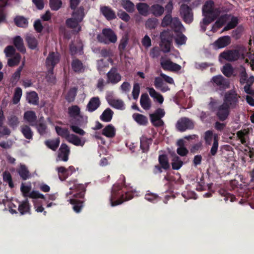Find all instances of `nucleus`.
Instances as JSON below:
<instances>
[{
    "instance_id": "774afa93",
    "label": "nucleus",
    "mask_w": 254,
    "mask_h": 254,
    "mask_svg": "<svg viewBox=\"0 0 254 254\" xmlns=\"http://www.w3.org/2000/svg\"><path fill=\"white\" fill-rule=\"evenodd\" d=\"M176 43L178 45H182L185 44L186 37L182 33H178L175 38Z\"/></svg>"
},
{
    "instance_id": "338daca9",
    "label": "nucleus",
    "mask_w": 254,
    "mask_h": 254,
    "mask_svg": "<svg viewBox=\"0 0 254 254\" xmlns=\"http://www.w3.org/2000/svg\"><path fill=\"white\" fill-rule=\"evenodd\" d=\"M20 60V56L19 54H17L14 55L13 58L8 59V64L10 66L16 65L19 63Z\"/></svg>"
},
{
    "instance_id": "f704fd0d",
    "label": "nucleus",
    "mask_w": 254,
    "mask_h": 254,
    "mask_svg": "<svg viewBox=\"0 0 254 254\" xmlns=\"http://www.w3.org/2000/svg\"><path fill=\"white\" fill-rule=\"evenodd\" d=\"M138 12L143 16H147L150 9L149 5L146 3H139L136 5Z\"/></svg>"
},
{
    "instance_id": "9d476101",
    "label": "nucleus",
    "mask_w": 254,
    "mask_h": 254,
    "mask_svg": "<svg viewBox=\"0 0 254 254\" xmlns=\"http://www.w3.org/2000/svg\"><path fill=\"white\" fill-rule=\"evenodd\" d=\"M194 126L192 121L189 118L184 117L180 119L177 122L176 127L180 131L193 128Z\"/></svg>"
},
{
    "instance_id": "4c0bfd02",
    "label": "nucleus",
    "mask_w": 254,
    "mask_h": 254,
    "mask_svg": "<svg viewBox=\"0 0 254 254\" xmlns=\"http://www.w3.org/2000/svg\"><path fill=\"white\" fill-rule=\"evenodd\" d=\"M172 166L174 170H179L183 166V162L176 154L172 155Z\"/></svg>"
},
{
    "instance_id": "0eeeda50",
    "label": "nucleus",
    "mask_w": 254,
    "mask_h": 254,
    "mask_svg": "<svg viewBox=\"0 0 254 254\" xmlns=\"http://www.w3.org/2000/svg\"><path fill=\"white\" fill-rule=\"evenodd\" d=\"M97 39L100 42L105 44L114 43L117 40V37L111 29H104L102 34L97 36Z\"/></svg>"
},
{
    "instance_id": "423d86ee",
    "label": "nucleus",
    "mask_w": 254,
    "mask_h": 254,
    "mask_svg": "<svg viewBox=\"0 0 254 254\" xmlns=\"http://www.w3.org/2000/svg\"><path fill=\"white\" fill-rule=\"evenodd\" d=\"M245 48H241L239 50H228L221 53L219 56V60L223 59L229 62H234L238 60L240 57L245 59L244 51Z\"/></svg>"
},
{
    "instance_id": "7c9ffc66",
    "label": "nucleus",
    "mask_w": 254,
    "mask_h": 254,
    "mask_svg": "<svg viewBox=\"0 0 254 254\" xmlns=\"http://www.w3.org/2000/svg\"><path fill=\"white\" fill-rule=\"evenodd\" d=\"M101 11L107 19H112L116 17L115 12L109 7H102Z\"/></svg>"
},
{
    "instance_id": "bb28decb",
    "label": "nucleus",
    "mask_w": 254,
    "mask_h": 254,
    "mask_svg": "<svg viewBox=\"0 0 254 254\" xmlns=\"http://www.w3.org/2000/svg\"><path fill=\"white\" fill-rule=\"evenodd\" d=\"M152 139L142 136L140 138V148L145 152L148 150L149 145L152 143Z\"/></svg>"
},
{
    "instance_id": "a211bd4d",
    "label": "nucleus",
    "mask_w": 254,
    "mask_h": 254,
    "mask_svg": "<svg viewBox=\"0 0 254 254\" xmlns=\"http://www.w3.org/2000/svg\"><path fill=\"white\" fill-rule=\"evenodd\" d=\"M107 100L109 104L112 107L120 110L125 109V104L122 100L116 98L108 97Z\"/></svg>"
},
{
    "instance_id": "864d4df0",
    "label": "nucleus",
    "mask_w": 254,
    "mask_h": 254,
    "mask_svg": "<svg viewBox=\"0 0 254 254\" xmlns=\"http://www.w3.org/2000/svg\"><path fill=\"white\" fill-rule=\"evenodd\" d=\"M222 73L227 77H230L233 73V68L229 64H227L222 68Z\"/></svg>"
},
{
    "instance_id": "a19ab883",
    "label": "nucleus",
    "mask_w": 254,
    "mask_h": 254,
    "mask_svg": "<svg viewBox=\"0 0 254 254\" xmlns=\"http://www.w3.org/2000/svg\"><path fill=\"white\" fill-rule=\"evenodd\" d=\"M249 134V130L246 129L238 131L237 132V136L240 140L241 142L245 145L247 143V138Z\"/></svg>"
},
{
    "instance_id": "5701e85b",
    "label": "nucleus",
    "mask_w": 254,
    "mask_h": 254,
    "mask_svg": "<svg viewBox=\"0 0 254 254\" xmlns=\"http://www.w3.org/2000/svg\"><path fill=\"white\" fill-rule=\"evenodd\" d=\"M24 119L31 126H34L35 125L37 117L34 112L28 111L24 113Z\"/></svg>"
},
{
    "instance_id": "4468645a",
    "label": "nucleus",
    "mask_w": 254,
    "mask_h": 254,
    "mask_svg": "<svg viewBox=\"0 0 254 254\" xmlns=\"http://www.w3.org/2000/svg\"><path fill=\"white\" fill-rule=\"evenodd\" d=\"M180 13L185 22L191 23L193 20V14L191 9L186 4H182Z\"/></svg>"
},
{
    "instance_id": "bf43d9fd",
    "label": "nucleus",
    "mask_w": 254,
    "mask_h": 254,
    "mask_svg": "<svg viewBox=\"0 0 254 254\" xmlns=\"http://www.w3.org/2000/svg\"><path fill=\"white\" fill-rule=\"evenodd\" d=\"M61 0H50V6L53 10H58L62 6Z\"/></svg>"
},
{
    "instance_id": "dca6fc26",
    "label": "nucleus",
    "mask_w": 254,
    "mask_h": 254,
    "mask_svg": "<svg viewBox=\"0 0 254 254\" xmlns=\"http://www.w3.org/2000/svg\"><path fill=\"white\" fill-rule=\"evenodd\" d=\"M70 149L68 146L64 143L62 144L59 151L57 161H63L66 162L68 159Z\"/></svg>"
},
{
    "instance_id": "6e6d98bb",
    "label": "nucleus",
    "mask_w": 254,
    "mask_h": 254,
    "mask_svg": "<svg viewBox=\"0 0 254 254\" xmlns=\"http://www.w3.org/2000/svg\"><path fill=\"white\" fill-rule=\"evenodd\" d=\"M57 133L63 137L67 139V136L70 134L68 130L66 128H62L59 127H55Z\"/></svg>"
},
{
    "instance_id": "412c9836",
    "label": "nucleus",
    "mask_w": 254,
    "mask_h": 254,
    "mask_svg": "<svg viewBox=\"0 0 254 254\" xmlns=\"http://www.w3.org/2000/svg\"><path fill=\"white\" fill-rule=\"evenodd\" d=\"M154 85L157 89H159L161 92H165L170 90V88L164 83L162 79L159 77L155 78Z\"/></svg>"
},
{
    "instance_id": "3c124183",
    "label": "nucleus",
    "mask_w": 254,
    "mask_h": 254,
    "mask_svg": "<svg viewBox=\"0 0 254 254\" xmlns=\"http://www.w3.org/2000/svg\"><path fill=\"white\" fill-rule=\"evenodd\" d=\"M217 135L216 134H213V132L211 130H207L204 133V139L206 144L210 145L211 144L212 140L214 141V137Z\"/></svg>"
},
{
    "instance_id": "e433bc0d",
    "label": "nucleus",
    "mask_w": 254,
    "mask_h": 254,
    "mask_svg": "<svg viewBox=\"0 0 254 254\" xmlns=\"http://www.w3.org/2000/svg\"><path fill=\"white\" fill-rule=\"evenodd\" d=\"M113 112L110 109H106L100 116V119L105 122L111 121L112 119Z\"/></svg>"
},
{
    "instance_id": "5fc2aeb1",
    "label": "nucleus",
    "mask_w": 254,
    "mask_h": 254,
    "mask_svg": "<svg viewBox=\"0 0 254 254\" xmlns=\"http://www.w3.org/2000/svg\"><path fill=\"white\" fill-rule=\"evenodd\" d=\"M145 198L148 201L156 202L160 200V198L156 194L150 192H148L145 195Z\"/></svg>"
},
{
    "instance_id": "09e8293b",
    "label": "nucleus",
    "mask_w": 254,
    "mask_h": 254,
    "mask_svg": "<svg viewBox=\"0 0 254 254\" xmlns=\"http://www.w3.org/2000/svg\"><path fill=\"white\" fill-rule=\"evenodd\" d=\"M56 170L58 173L59 178L62 181L65 180L69 176V174H67L66 169L64 167H58L57 168Z\"/></svg>"
},
{
    "instance_id": "79ce46f5",
    "label": "nucleus",
    "mask_w": 254,
    "mask_h": 254,
    "mask_svg": "<svg viewBox=\"0 0 254 254\" xmlns=\"http://www.w3.org/2000/svg\"><path fill=\"white\" fill-rule=\"evenodd\" d=\"M164 35V34L162 35V40H161V46L163 52L168 53L170 51L172 41H167Z\"/></svg>"
},
{
    "instance_id": "39448f33",
    "label": "nucleus",
    "mask_w": 254,
    "mask_h": 254,
    "mask_svg": "<svg viewBox=\"0 0 254 254\" xmlns=\"http://www.w3.org/2000/svg\"><path fill=\"white\" fill-rule=\"evenodd\" d=\"M84 16V9L83 7H79L74 10L70 18L68 19L66 21L67 25L74 29L75 31L79 32L81 30L79 23L81 22Z\"/></svg>"
},
{
    "instance_id": "680f3d73",
    "label": "nucleus",
    "mask_w": 254,
    "mask_h": 254,
    "mask_svg": "<svg viewBox=\"0 0 254 254\" xmlns=\"http://www.w3.org/2000/svg\"><path fill=\"white\" fill-rule=\"evenodd\" d=\"M24 65V63H23L22 65L19 67L16 71L13 74L12 78H11V82L14 83L16 84L18 80H19L20 76V72L22 70V69L23 68V66Z\"/></svg>"
},
{
    "instance_id": "37998d69",
    "label": "nucleus",
    "mask_w": 254,
    "mask_h": 254,
    "mask_svg": "<svg viewBox=\"0 0 254 254\" xmlns=\"http://www.w3.org/2000/svg\"><path fill=\"white\" fill-rule=\"evenodd\" d=\"M133 119L139 125H145L147 123V118L138 113L134 114L133 115Z\"/></svg>"
},
{
    "instance_id": "f3484780",
    "label": "nucleus",
    "mask_w": 254,
    "mask_h": 254,
    "mask_svg": "<svg viewBox=\"0 0 254 254\" xmlns=\"http://www.w3.org/2000/svg\"><path fill=\"white\" fill-rule=\"evenodd\" d=\"M60 56L58 53L52 52L46 59V66L48 68L53 69L55 65L59 62Z\"/></svg>"
},
{
    "instance_id": "0e129e2a",
    "label": "nucleus",
    "mask_w": 254,
    "mask_h": 254,
    "mask_svg": "<svg viewBox=\"0 0 254 254\" xmlns=\"http://www.w3.org/2000/svg\"><path fill=\"white\" fill-rule=\"evenodd\" d=\"M128 38L127 35L122 37L119 45V49L120 51H124L128 43Z\"/></svg>"
},
{
    "instance_id": "aec40b11",
    "label": "nucleus",
    "mask_w": 254,
    "mask_h": 254,
    "mask_svg": "<svg viewBox=\"0 0 254 254\" xmlns=\"http://www.w3.org/2000/svg\"><path fill=\"white\" fill-rule=\"evenodd\" d=\"M231 42V39L229 36H225L219 38L214 43V46L218 48H223L228 45Z\"/></svg>"
},
{
    "instance_id": "4be33fe9",
    "label": "nucleus",
    "mask_w": 254,
    "mask_h": 254,
    "mask_svg": "<svg viewBox=\"0 0 254 254\" xmlns=\"http://www.w3.org/2000/svg\"><path fill=\"white\" fill-rule=\"evenodd\" d=\"M100 101L98 97H93L90 99L87 105V110L90 112L96 110L100 106Z\"/></svg>"
},
{
    "instance_id": "69168bd1",
    "label": "nucleus",
    "mask_w": 254,
    "mask_h": 254,
    "mask_svg": "<svg viewBox=\"0 0 254 254\" xmlns=\"http://www.w3.org/2000/svg\"><path fill=\"white\" fill-rule=\"evenodd\" d=\"M219 193L224 196L225 201H228L230 200V201L233 202L235 200V197L230 193H227L225 190L221 189L219 190Z\"/></svg>"
},
{
    "instance_id": "1a4fd4ad",
    "label": "nucleus",
    "mask_w": 254,
    "mask_h": 254,
    "mask_svg": "<svg viewBox=\"0 0 254 254\" xmlns=\"http://www.w3.org/2000/svg\"><path fill=\"white\" fill-rule=\"evenodd\" d=\"M20 190L25 197L29 196L32 198H40L45 199V196L38 191L33 190L30 192L31 190V185H25L24 184H22Z\"/></svg>"
},
{
    "instance_id": "052dcab7",
    "label": "nucleus",
    "mask_w": 254,
    "mask_h": 254,
    "mask_svg": "<svg viewBox=\"0 0 254 254\" xmlns=\"http://www.w3.org/2000/svg\"><path fill=\"white\" fill-rule=\"evenodd\" d=\"M158 24V20L155 18H149L145 22V27L148 29H154Z\"/></svg>"
},
{
    "instance_id": "cd10ccee",
    "label": "nucleus",
    "mask_w": 254,
    "mask_h": 254,
    "mask_svg": "<svg viewBox=\"0 0 254 254\" xmlns=\"http://www.w3.org/2000/svg\"><path fill=\"white\" fill-rule=\"evenodd\" d=\"M102 134L107 137H113L116 134V129L112 125H108L103 130Z\"/></svg>"
},
{
    "instance_id": "c85d7f7f",
    "label": "nucleus",
    "mask_w": 254,
    "mask_h": 254,
    "mask_svg": "<svg viewBox=\"0 0 254 254\" xmlns=\"http://www.w3.org/2000/svg\"><path fill=\"white\" fill-rule=\"evenodd\" d=\"M150 10L151 13L154 16H160L163 13L164 8L162 6L158 4H155L150 7Z\"/></svg>"
},
{
    "instance_id": "2f4dec72",
    "label": "nucleus",
    "mask_w": 254,
    "mask_h": 254,
    "mask_svg": "<svg viewBox=\"0 0 254 254\" xmlns=\"http://www.w3.org/2000/svg\"><path fill=\"white\" fill-rule=\"evenodd\" d=\"M18 211L21 215L29 213L30 205L27 199H26L19 204Z\"/></svg>"
},
{
    "instance_id": "473e14b6",
    "label": "nucleus",
    "mask_w": 254,
    "mask_h": 254,
    "mask_svg": "<svg viewBox=\"0 0 254 254\" xmlns=\"http://www.w3.org/2000/svg\"><path fill=\"white\" fill-rule=\"evenodd\" d=\"M26 100L29 103L36 105L38 103L39 98L37 94L32 91L27 93Z\"/></svg>"
},
{
    "instance_id": "a18cd8bd",
    "label": "nucleus",
    "mask_w": 254,
    "mask_h": 254,
    "mask_svg": "<svg viewBox=\"0 0 254 254\" xmlns=\"http://www.w3.org/2000/svg\"><path fill=\"white\" fill-rule=\"evenodd\" d=\"M45 144L49 148L55 151L59 145L60 139L56 138L53 140H47L45 141Z\"/></svg>"
},
{
    "instance_id": "72a5a7b5",
    "label": "nucleus",
    "mask_w": 254,
    "mask_h": 254,
    "mask_svg": "<svg viewBox=\"0 0 254 254\" xmlns=\"http://www.w3.org/2000/svg\"><path fill=\"white\" fill-rule=\"evenodd\" d=\"M171 26L174 29L175 32H182L184 31L185 29L179 19L176 17L172 19Z\"/></svg>"
},
{
    "instance_id": "7ed1b4c3",
    "label": "nucleus",
    "mask_w": 254,
    "mask_h": 254,
    "mask_svg": "<svg viewBox=\"0 0 254 254\" xmlns=\"http://www.w3.org/2000/svg\"><path fill=\"white\" fill-rule=\"evenodd\" d=\"M69 185L70 191L67 193V195L71 194L73 192L79 191V193L74 194V198L69 199L70 203L73 205L74 211L76 213H79L83 207L82 202L76 200V198H81L83 196L85 187L82 184L77 183L75 180L69 182Z\"/></svg>"
},
{
    "instance_id": "f03ea898",
    "label": "nucleus",
    "mask_w": 254,
    "mask_h": 254,
    "mask_svg": "<svg viewBox=\"0 0 254 254\" xmlns=\"http://www.w3.org/2000/svg\"><path fill=\"white\" fill-rule=\"evenodd\" d=\"M204 18L200 22V25L202 31L206 30V27L220 15V10L215 7L213 1L206 2L202 8Z\"/></svg>"
},
{
    "instance_id": "20e7f679",
    "label": "nucleus",
    "mask_w": 254,
    "mask_h": 254,
    "mask_svg": "<svg viewBox=\"0 0 254 254\" xmlns=\"http://www.w3.org/2000/svg\"><path fill=\"white\" fill-rule=\"evenodd\" d=\"M226 23H227V24L224 28L223 30H228L235 27L238 23V20L237 17L232 16L231 15H221L212 27L211 31L213 32L217 31L218 29L221 27Z\"/></svg>"
},
{
    "instance_id": "4d7b16f0",
    "label": "nucleus",
    "mask_w": 254,
    "mask_h": 254,
    "mask_svg": "<svg viewBox=\"0 0 254 254\" xmlns=\"http://www.w3.org/2000/svg\"><path fill=\"white\" fill-rule=\"evenodd\" d=\"M14 21L16 25L19 27H24L28 24L27 19L23 16H17L14 19Z\"/></svg>"
},
{
    "instance_id": "c756f323",
    "label": "nucleus",
    "mask_w": 254,
    "mask_h": 254,
    "mask_svg": "<svg viewBox=\"0 0 254 254\" xmlns=\"http://www.w3.org/2000/svg\"><path fill=\"white\" fill-rule=\"evenodd\" d=\"M68 113L69 116L73 119H77L80 117V110L76 105L69 107L68 109Z\"/></svg>"
},
{
    "instance_id": "603ef678",
    "label": "nucleus",
    "mask_w": 254,
    "mask_h": 254,
    "mask_svg": "<svg viewBox=\"0 0 254 254\" xmlns=\"http://www.w3.org/2000/svg\"><path fill=\"white\" fill-rule=\"evenodd\" d=\"M14 44L16 48L20 52H23L25 51L23 40L19 36H17L14 38Z\"/></svg>"
},
{
    "instance_id": "e2e57ef3",
    "label": "nucleus",
    "mask_w": 254,
    "mask_h": 254,
    "mask_svg": "<svg viewBox=\"0 0 254 254\" xmlns=\"http://www.w3.org/2000/svg\"><path fill=\"white\" fill-rule=\"evenodd\" d=\"M22 91L20 88H16L15 90L13 98V102L16 104L19 102L22 96Z\"/></svg>"
},
{
    "instance_id": "13d9d810",
    "label": "nucleus",
    "mask_w": 254,
    "mask_h": 254,
    "mask_svg": "<svg viewBox=\"0 0 254 254\" xmlns=\"http://www.w3.org/2000/svg\"><path fill=\"white\" fill-rule=\"evenodd\" d=\"M159 161L162 168L167 169L169 168L170 165L167 158L165 155H160L159 157Z\"/></svg>"
},
{
    "instance_id": "49530a36",
    "label": "nucleus",
    "mask_w": 254,
    "mask_h": 254,
    "mask_svg": "<svg viewBox=\"0 0 254 254\" xmlns=\"http://www.w3.org/2000/svg\"><path fill=\"white\" fill-rule=\"evenodd\" d=\"M21 131L26 138L28 139H31L32 138L33 132L31 128L28 126H24L21 127Z\"/></svg>"
},
{
    "instance_id": "b1692460",
    "label": "nucleus",
    "mask_w": 254,
    "mask_h": 254,
    "mask_svg": "<svg viewBox=\"0 0 254 254\" xmlns=\"http://www.w3.org/2000/svg\"><path fill=\"white\" fill-rule=\"evenodd\" d=\"M140 103L142 108L144 110H148L151 107V101L146 94L141 95L140 99Z\"/></svg>"
},
{
    "instance_id": "de8ad7c7",
    "label": "nucleus",
    "mask_w": 254,
    "mask_h": 254,
    "mask_svg": "<svg viewBox=\"0 0 254 254\" xmlns=\"http://www.w3.org/2000/svg\"><path fill=\"white\" fill-rule=\"evenodd\" d=\"M183 140H180L177 142V144L179 147L178 148L177 151L178 154L182 156H186L188 153V150L183 146Z\"/></svg>"
},
{
    "instance_id": "8fccbe9b",
    "label": "nucleus",
    "mask_w": 254,
    "mask_h": 254,
    "mask_svg": "<svg viewBox=\"0 0 254 254\" xmlns=\"http://www.w3.org/2000/svg\"><path fill=\"white\" fill-rule=\"evenodd\" d=\"M151 122L152 124L156 127H160L163 126V122L161 118L153 114L150 115Z\"/></svg>"
},
{
    "instance_id": "a878e982",
    "label": "nucleus",
    "mask_w": 254,
    "mask_h": 254,
    "mask_svg": "<svg viewBox=\"0 0 254 254\" xmlns=\"http://www.w3.org/2000/svg\"><path fill=\"white\" fill-rule=\"evenodd\" d=\"M82 44L80 41L77 42V43H72L70 46V51L71 55L78 54L81 55L82 53Z\"/></svg>"
},
{
    "instance_id": "393cba45",
    "label": "nucleus",
    "mask_w": 254,
    "mask_h": 254,
    "mask_svg": "<svg viewBox=\"0 0 254 254\" xmlns=\"http://www.w3.org/2000/svg\"><path fill=\"white\" fill-rule=\"evenodd\" d=\"M147 90L152 98L156 100L159 104H161L163 103L164 98L162 95L156 91L153 88L149 87L147 88Z\"/></svg>"
},
{
    "instance_id": "ddd939ff",
    "label": "nucleus",
    "mask_w": 254,
    "mask_h": 254,
    "mask_svg": "<svg viewBox=\"0 0 254 254\" xmlns=\"http://www.w3.org/2000/svg\"><path fill=\"white\" fill-rule=\"evenodd\" d=\"M230 107L226 103H223L219 106L216 110V115L218 118L222 121H225L230 114Z\"/></svg>"
},
{
    "instance_id": "6ab92c4d",
    "label": "nucleus",
    "mask_w": 254,
    "mask_h": 254,
    "mask_svg": "<svg viewBox=\"0 0 254 254\" xmlns=\"http://www.w3.org/2000/svg\"><path fill=\"white\" fill-rule=\"evenodd\" d=\"M66 140L74 145L82 147L84 145L86 142V140L84 138H80L73 134H70L69 135L67 136Z\"/></svg>"
},
{
    "instance_id": "ea45409f",
    "label": "nucleus",
    "mask_w": 254,
    "mask_h": 254,
    "mask_svg": "<svg viewBox=\"0 0 254 254\" xmlns=\"http://www.w3.org/2000/svg\"><path fill=\"white\" fill-rule=\"evenodd\" d=\"M18 172L23 180H27L30 177L29 172L24 165H20Z\"/></svg>"
},
{
    "instance_id": "2eb2a0df",
    "label": "nucleus",
    "mask_w": 254,
    "mask_h": 254,
    "mask_svg": "<svg viewBox=\"0 0 254 254\" xmlns=\"http://www.w3.org/2000/svg\"><path fill=\"white\" fill-rule=\"evenodd\" d=\"M210 82L214 86H218L220 88L225 89L229 86V81L221 75L213 77Z\"/></svg>"
},
{
    "instance_id": "f257e3e1",
    "label": "nucleus",
    "mask_w": 254,
    "mask_h": 254,
    "mask_svg": "<svg viewBox=\"0 0 254 254\" xmlns=\"http://www.w3.org/2000/svg\"><path fill=\"white\" fill-rule=\"evenodd\" d=\"M135 192L131 188L126 186L122 187L119 184H115L112 188L110 198L111 205L115 206L122 204L125 201L131 199L134 196Z\"/></svg>"
},
{
    "instance_id": "f8f14e48",
    "label": "nucleus",
    "mask_w": 254,
    "mask_h": 254,
    "mask_svg": "<svg viewBox=\"0 0 254 254\" xmlns=\"http://www.w3.org/2000/svg\"><path fill=\"white\" fill-rule=\"evenodd\" d=\"M107 82L109 83L115 84L119 82L122 79V76L118 71L116 67L111 68L107 74Z\"/></svg>"
},
{
    "instance_id": "9b49d317",
    "label": "nucleus",
    "mask_w": 254,
    "mask_h": 254,
    "mask_svg": "<svg viewBox=\"0 0 254 254\" xmlns=\"http://www.w3.org/2000/svg\"><path fill=\"white\" fill-rule=\"evenodd\" d=\"M160 64L161 67L166 70L178 71L181 69V65L173 63L170 59L165 58H161Z\"/></svg>"
},
{
    "instance_id": "c03bdc74",
    "label": "nucleus",
    "mask_w": 254,
    "mask_h": 254,
    "mask_svg": "<svg viewBox=\"0 0 254 254\" xmlns=\"http://www.w3.org/2000/svg\"><path fill=\"white\" fill-rule=\"evenodd\" d=\"M26 40L29 47L31 49H34L37 47V41L36 38L31 35H27Z\"/></svg>"
},
{
    "instance_id": "6e6552de",
    "label": "nucleus",
    "mask_w": 254,
    "mask_h": 254,
    "mask_svg": "<svg viewBox=\"0 0 254 254\" xmlns=\"http://www.w3.org/2000/svg\"><path fill=\"white\" fill-rule=\"evenodd\" d=\"M240 96L234 90H231L225 94L223 103L228 105L231 108H234L236 106L238 99Z\"/></svg>"
},
{
    "instance_id": "c9c22d12",
    "label": "nucleus",
    "mask_w": 254,
    "mask_h": 254,
    "mask_svg": "<svg viewBox=\"0 0 254 254\" xmlns=\"http://www.w3.org/2000/svg\"><path fill=\"white\" fill-rule=\"evenodd\" d=\"M121 5L128 12H133L134 10V4L130 0H121Z\"/></svg>"
},
{
    "instance_id": "58836bf2",
    "label": "nucleus",
    "mask_w": 254,
    "mask_h": 254,
    "mask_svg": "<svg viewBox=\"0 0 254 254\" xmlns=\"http://www.w3.org/2000/svg\"><path fill=\"white\" fill-rule=\"evenodd\" d=\"M72 68L75 72H82L84 70V66L82 63L77 59L73 60L71 64Z\"/></svg>"
}]
</instances>
